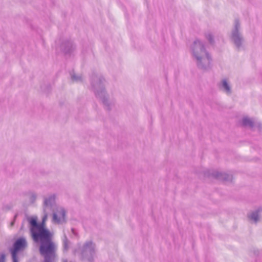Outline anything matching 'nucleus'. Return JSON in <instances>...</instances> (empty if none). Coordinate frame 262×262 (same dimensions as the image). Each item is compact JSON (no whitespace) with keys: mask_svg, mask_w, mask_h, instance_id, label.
I'll return each instance as SVG.
<instances>
[{"mask_svg":"<svg viewBox=\"0 0 262 262\" xmlns=\"http://www.w3.org/2000/svg\"><path fill=\"white\" fill-rule=\"evenodd\" d=\"M223 85L225 89L226 90L227 92H230V87L228 85L227 81L226 80H224L223 82Z\"/></svg>","mask_w":262,"mask_h":262,"instance_id":"obj_6","label":"nucleus"},{"mask_svg":"<svg viewBox=\"0 0 262 262\" xmlns=\"http://www.w3.org/2000/svg\"><path fill=\"white\" fill-rule=\"evenodd\" d=\"M13 262H17V259H13Z\"/></svg>","mask_w":262,"mask_h":262,"instance_id":"obj_10","label":"nucleus"},{"mask_svg":"<svg viewBox=\"0 0 262 262\" xmlns=\"http://www.w3.org/2000/svg\"><path fill=\"white\" fill-rule=\"evenodd\" d=\"M197 43H198L199 45V46H201V43L200 42L198 41V42H195V44L196 45Z\"/></svg>","mask_w":262,"mask_h":262,"instance_id":"obj_9","label":"nucleus"},{"mask_svg":"<svg viewBox=\"0 0 262 262\" xmlns=\"http://www.w3.org/2000/svg\"><path fill=\"white\" fill-rule=\"evenodd\" d=\"M64 217L65 212L63 209H61L53 214V221L55 223H59L64 220Z\"/></svg>","mask_w":262,"mask_h":262,"instance_id":"obj_3","label":"nucleus"},{"mask_svg":"<svg viewBox=\"0 0 262 262\" xmlns=\"http://www.w3.org/2000/svg\"><path fill=\"white\" fill-rule=\"evenodd\" d=\"M29 223L31 226L30 230L33 239L40 243V254L46 255L52 253L55 249V244L52 241V233L45 228L43 224L38 225L35 217L30 219Z\"/></svg>","mask_w":262,"mask_h":262,"instance_id":"obj_1","label":"nucleus"},{"mask_svg":"<svg viewBox=\"0 0 262 262\" xmlns=\"http://www.w3.org/2000/svg\"><path fill=\"white\" fill-rule=\"evenodd\" d=\"M55 251H56V245H55V249H54V251L52 252V253H49L47 255H42V256H44L45 258V261L44 262H51L50 260H49V258H52V257H55Z\"/></svg>","mask_w":262,"mask_h":262,"instance_id":"obj_4","label":"nucleus"},{"mask_svg":"<svg viewBox=\"0 0 262 262\" xmlns=\"http://www.w3.org/2000/svg\"><path fill=\"white\" fill-rule=\"evenodd\" d=\"M47 219V215H46L43 217V221H42L43 223L46 221Z\"/></svg>","mask_w":262,"mask_h":262,"instance_id":"obj_8","label":"nucleus"},{"mask_svg":"<svg viewBox=\"0 0 262 262\" xmlns=\"http://www.w3.org/2000/svg\"><path fill=\"white\" fill-rule=\"evenodd\" d=\"M243 124L245 126H252L253 123L250 119L245 118H244L243 120Z\"/></svg>","mask_w":262,"mask_h":262,"instance_id":"obj_5","label":"nucleus"},{"mask_svg":"<svg viewBox=\"0 0 262 262\" xmlns=\"http://www.w3.org/2000/svg\"><path fill=\"white\" fill-rule=\"evenodd\" d=\"M27 243L25 238H20L18 239L14 243L13 249L11 253L13 259H17V253L20 250H23L26 246Z\"/></svg>","mask_w":262,"mask_h":262,"instance_id":"obj_2","label":"nucleus"},{"mask_svg":"<svg viewBox=\"0 0 262 262\" xmlns=\"http://www.w3.org/2000/svg\"><path fill=\"white\" fill-rule=\"evenodd\" d=\"M2 257L3 259H5V255H2Z\"/></svg>","mask_w":262,"mask_h":262,"instance_id":"obj_11","label":"nucleus"},{"mask_svg":"<svg viewBox=\"0 0 262 262\" xmlns=\"http://www.w3.org/2000/svg\"><path fill=\"white\" fill-rule=\"evenodd\" d=\"M251 219L254 221H257L258 219V215L257 213H254L251 215Z\"/></svg>","mask_w":262,"mask_h":262,"instance_id":"obj_7","label":"nucleus"}]
</instances>
